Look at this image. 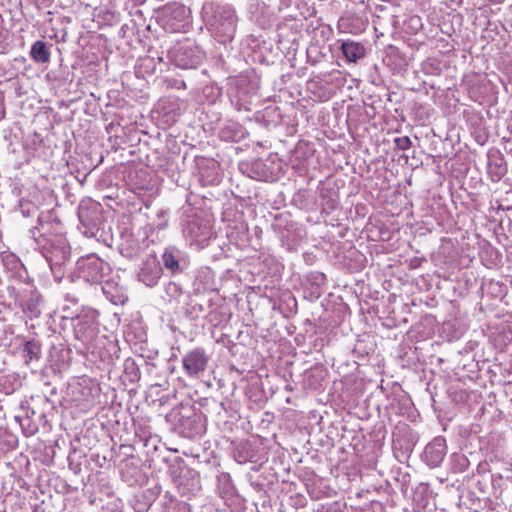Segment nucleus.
I'll return each instance as SVG.
<instances>
[{
  "mask_svg": "<svg viewBox=\"0 0 512 512\" xmlns=\"http://www.w3.org/2000/svg\"><path fill=\"white\" fill-rule=\"evenodd\" d=\"M45 258L55 277L61 279L63 275L62 268L70 258V247L64 241L52 244L46 251Z\"/></svg>",
  "mask_w": 512,
  "mask_h": 512,
  "instance_id": "nucleus-1",
  "label": "nucleus"
},
{
  "mask_svg": "<svg viewBox=\"0 0 512 512\" xmlns=\"http://www.w3.org/2000/svg\"><path fill=\"white\" fill-rule=\"evenodd\" d=\"M96 317L95 311H87L74 318L73 329L78 340L86 343L93 338L96 330Z\"/></svg>",
  "mask_w": 512,
  "mask_h": 512,
  "instance_id": "nucleus-2",
  "label": "nucleus"
},
{
  "mask_svg": "<svg viewBox=\"0 0 512 512\" xmlns=\"http://www.w3.org/2000/svg\"><path fill=\"white\" fill-rule=\"evenodd\" d=\"M209 358L203 348H195L183 357L182 365L186 374L190 377H196L203 373L208 365Z\"/></svg>",
  "mask_w": 512,
  "mask_h": 512,
  "instance_id": "nucleus-3",
  "label": "nucleus"
},
{
  "mask_svg": "<svg viewBox=\"0 0 512 512\" xmlns=\"http://www.w3.org/2000/svg\"><path fill=\"white\" fill-rule=\"evenodd\" d=\"M446 453L447 447L445 438L436 437L425 447L424 456L428 465L437 467L443 461Z\"/></svg>",
  "mask_w": 512,
  "mask_h": 512,
  "instance_id": "nucleus-4",
  "label": "nucleus"
},
{
  "mask_svg": "<svg viewBox=\"0 0 512 512\" xmlns=\"http://www.w3.org/2000/svg\"><path fill=\"white\" fill-rule=\"evenodd\" d=\"M109 270V265L96 257L89 258L84 265L85 276L89 281L92 282L101 281L109 272Z\"/></svg>",
  "mask_w": 512,
  "mask_h": 512,
  "instance_id": "nucleus-5",
  "label": "nucleus"
},
{
  "mask_svg": "<svg viewBox=\"0 0 512 512\" xmlns=\"http://www.w3.org/2000/svg\"><path fill=\"white\" fill-rule=\"evenodd\" d=\"M176 57V63L183 69L195 68L202 61V57L199 51L181 47Z\"/></svg>",
  "mask_w": 512,
  "mask_h": 512,
  "instance_id": "nucleus-6",
  "label": "nucleus"
},
{
  "mask_svg": "<svg viewBox=\"0 0 512 512\" xmlns=\"http://www.w3.org/2000/svg\"><path fill=\"white\" fill-rule=\"evenodd\" d=\"M161 258L164 268L172 274L182 271L180 267V251L178 249L174 247L166 248Z\"/></svg>",
  "mask_w": 512,
  "mask_h": 512,
  "instance_id": "nucleus-7",
  "label": "nucleus"
},
{
  "mask_svg": "<svg viewBox=\"0 0 512 512\" xmlns=\"http://www.w3.org/2000/svg\"><path fill=\"white\" fill-rule=\"evenodd\" d=\"M341 48L344 56L350 62H356L364 57L366 52L365 47L358 42H343Z\"/></svg>",
  "mask_w": 512,
  "mask_h": 512,
  "instance_id": "nucleus-8",
  "label": "nucleus"
},
{
  "mask_svg": "<svg viewBox=\"0 0 512 512\" xmlns=\"http://www.w3.org/2000/svg\"><path fill=\"white\" fill-rule=\"evenodd\" d=\"M31 57L38 63H45L49 60L50 53L43 41H36L31 48Z\"/></svg>",
  "mask_w": 512,
  "mask_h": 512,
  "instance_id": "nucleus-9",
  "label": "nucleus"
},
{
  "mask_svg": "<svg viewBox=\"0 0 512 512\" xmlns=\"http://www.w3.org/2000/svg\"><path fill=\"white\" fill-rule=\"evenodd\" d=\"M139 279L145 285L153 287L158 283V280L160 279V272L159 270L149 271L148 269L143 268L139 272Z\"/></svg>",
  "mask_w": 512,
  "mask_h": 512,
  "instance_id": "nucleus-10",
  "label": "nucleus"
},
{
  "mask_svg": "<svg viewBox=\"0 0 512 512\" xmlns=\"http://www.w3.org/2000/svg\"><path fill=\"white\" fill-rule=\"evenodd\" d=\"M25 362L28 364L33 359H38L40 354V347L34 342H27L23 349Z\"/></svg>",
  "mask_w": 512,
  "mask_h": 512,
  "instance_id": "nucleus-11",
  "label": "nucleus"
},
{
  "mask_svg": "<svg viewBox=\"0 0 512 512\" xmlns=\"http://www.w3.org/2000/svg\"><path fill=\"white\" fill-rule=\"evenodd\" d=\"M394 143L399 150H408L412 145V142L408 136L397 137L394 140Z\"/></svg>",
  "mask_w": 512,
  "mask_h": 512,
  "instance_id": "nucleus-12",
  "label": "nucleus"
},
{
  "mask_svg": "<svg viewBox=\"0 0 512 512\" xmlns=\"http://www.w3.org/2000/svg\"><path fill=\"white\" fill-rule=\"evenodd\" d=\"M493 163H490V167H492ZM495 168L497 169L496 175L498 179H500L507 171L506 166L503 164V159H499V162L494 163Z\"/></svg>",
  "mask_w": 512,
  "mask_h": 512,
  "instance_id": "nucleus-13",
  "label": "nucleus"
},
{
  "mask_svg": "<svg viewBox=\"0 0 512 512\" xmlns=\"http://www.w3.org/2000/svg\"><path fill=\"white\" fill-rule=\"evenodd\" d=\"M195 228L199 229V223L196 220L188 222L186 230L194 237H198L199 234L195 231Z\"/></svg>",
  "mask_w": 512,
  "mask_h": 512,
  "instance_id": "nucleus-14",
  "label": "nucleus"
},
{
  "mask_svg": "<svg viewBox=\"0 0 512 512\" xmlns=\"http://www.w3.org/2000/svg\"><path fill=\"white\" fill-rule=\"evenodd\" d=\"M27 308L28 310L31 311V313L34 315V316H37L40 312L37 310V307H36V302H34L33 299H30L28 302H27Z\"/></svg>",
  "mask_w": 512,
  "mask_h": 512,
  "instance_id": "nucleus-15",
  "label": "nucleus"
},
{
  "mask_svg": "<svg viewBox=\"0 0 512 512\" xmlns=\"http://www.w3.org/2000/svg\"><path fill=\"white\" fill-rule=\"evenodd\" d=\"M11 262H12L16 267H18V266H19V267H20V266H22L18 259L12 258Z\"/></svg>",
  "mask_w": 512,
  "mask_h": 512,
  "instance_id": "nucleus-16",
  "label": "nucleus"
},
{
  "mask_svg": "<svg viewBox=\"0 0 512 512\" xmlns=\"http://www.w3.org/2000/svg\"><path fill=\"white\" fill-rule=\"evenodd\" d=\"M410 21H411L412 23H419V22H420V19H419L418 17H412V18L410 19Z\"/></svg>",
  "mask_w": 512,
  "mask_h": 512,
  "instance_id": "nucleus-17",
  "label": "nucleus"
}]
</instances>
